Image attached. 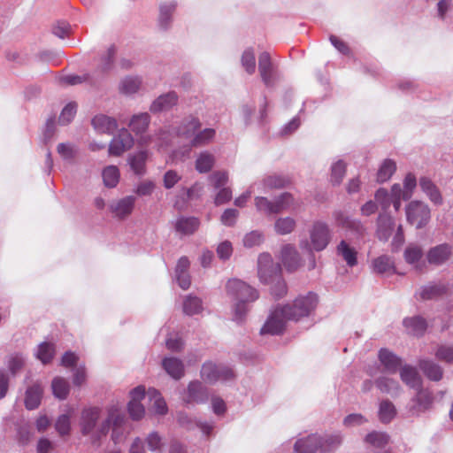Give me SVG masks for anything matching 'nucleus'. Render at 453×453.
<instances>
[{"label": "nucleus", "instance_id": "44", "mask_svg": "<svg viewBox=\"0 0 453 453\" xmlns=\"http://www.w3.org/2000/svg\"><path fill=\"white\" fill-rule=\"evenodd\" d=\"M396 410L389 400H383L379 406V418L382 423H389L395 416Z\"/></svg>", "mask_w": 453, "mask_h": 453}, {"label": "nucleus", "instance_id": "16", "mask_svg": "<svg viewBox=\"0 0 453 453\" xmlns=\"http://www.w3.org/2000/svg\"><path fill=\"white\" fill-rule=\"evenodd\" d=\"M178 103V95L174 91L163 94L156 98L150 106V111L153 113L166 111L171 110Z\"/></svg>", "mask_w": 453, "mask_h": 453}, {"label": "nucleus", "instance_id": "9", "mask_svg": "<svg viewBox=\"0 0 453 453\" xmlns=\"http://www.w3.org/2000/svg\"><path fill=\"white\" fill-rule=\"evenodd\" d=\"M201 377L209 383H214L218 380H229L233 379L234 372L226 365L206 362L202 366Z\"/></svg>", "mask_w": 453, "mask_h": 453}, {"label": "nucleus", "instance_id": "62", "mask_svg": "<svg viewBox=\"0 0 453 453\" xmlns=\"http://www.w3.org/2000/svg\"><path fill=\"white\" fill-rule=\"evenodd\" d=\"M435 357L443 362H453V346L451 345H440L434 352Z\"/></svg>", "mask_w": 453, "mask_h": 453}, {"label": "nucleus", "instance_id": "61", "mask_svg": "<svg viewBox=\"0 0 453 453\" xmlns=\"http://www.w3.org/2000/svg\"><path fill=\"white\" fill-rule=\"evenodd\" d=\"M375 201L382 209V212H387L391 205V197L385 188H379L375 193Z\"/></svg>", "mask_w": 453, "mask_h": 453}, {"label": "nucleus", "instance_id": "24", "mask_svg": "<svg viewBox=\"0 0 453 453\" xmlns=\"http://www.w3.org/2000/svg\"><path fill=\"white\" fill-rule=\"evenodd\" d=\"M91 123L95 130L101 134H112L118 127L117 120L104 114L96 115Z\"/></svg>", "mask_w": 453, "mask_h": 453}, {"label": "nucleus", "instance_id": "38", "mask_svg": "<svg viewBox=\"0 0 453 453\" xmlns=\"http://www.w3.org/2000/svg\"><path fill=\"white\" fill-rule=\"evenodd\" d=\"M423 257V250L418 244H410L404 250V259L406 263L414 265L415 268H419L418 264Z\"/></svg>", "mask_w": 453, "mask_h": 453}, {"label": "nucleus", "instance_id": "22", "mask_svg": "<svg viewBox=\"0 0 453 453\" xmlns=\"http://www.w3.org/2000/svg\"><path fill=\"white\" fill-rule=\"evenodd\" d=\"M376 388L382 393L393 397L398 396L402 392L399 382L388 376H380L374 381Z\"/></svg>", "mask_w": 453, "mask_h": 453}, {"label": "nucleus", "instance_id": "20", "mask_svg": "<svg viewBox=\"0 0 453 453\" xmlns=\"http://www.w3.org/2000/svg\"><path fill=\"white\" fill-rule=\"evenodd\" d=\"M395 221L388 212H380L377 219V235L380 240L388 241L392 235Z\"/></svg>", "mask_w": 453, "mask_h": 453}, {"label": "nucleus", "instance_id": "35", "mask_svg": "<svg viewBox=\"0 0 453 453\" xmlns=\"http://www.w3.org/2000/svg\"><path fill=\"white\" fill-rule=\"evenodd\" d=\"M337 254L342 257V259L350 267L354 266L357 263V252L355 248L350 247L345 241H341L337 245Z\"/></svg>", "mask_w": 453, "mask_h": 453}, {"label": "nucleus", "instance_id": "37", "mask_svg": "<svg viewBox=\"0 0 453 453\" xmlns=\"http://www.w3.org/2000/svg\"><path fill=\"white\" fill-rule=\"evenodd\" d=\"M42 395V389L39 384H35L29 387L26 392L25 404L28 410L36 409L40 403Z\"/></svg>", "mask_w": 453, "mask_h": 453}, {"label": "nucleus", "instance_id": "59", "mask_svg": "<svg viewBox=\"0 0 453 453\" xmlns=\"http://www.w3.org/2000/svg\"><path fill=\"white\" fill-rule=\"evenodd\" d=\"M77 105L74 103L67 104L64 109L62 110L60 116L58 118V122L61 125L69 124L76 114Z\"/></svg>", "mask_w": 453, "mask_h": 453}, {"label": "nucleus", "instance_id": "13", "mask_svg": "<svg viewBox=\"0 0 453 453\" xmlns=\"http://www.w3.org/2000/svg\"><path fill=\"white\" fill-rule=\"evenodd\" d=\"M135 197L133 196H127L120 199L112 201L110 205L111 212L119 219H125L128 217L134 207Z\"/></svg>", "mask_w": 453, "mask_h": 453}, {"label": "nucleus", "instance_id": "58", "mask_svg": "<svg viewBox=\"0 0 453 453\" xmlns=\"http://www.w3.org/2000/svg\"><path fill=\"white\" fill-rule=\"evenodd\" d=\"M255 206L257 210L260 212H264L266 214H275L274 202L270 201L266 197H255Z\"/></svg>", "mask_w": 453, "mask_h": 453}, {"label": "nucleus", "instance_id": "19", "mask_svg": "<svg viewBox=\"0 0 453 453\" xmlns=\"http://www.w3.org/2000/svg\"><path fill=\"white\" fill-rule=\"evenodd\" d=\"M258 70L260 76L266 86L273 82L274 69L268 52H262L258 58Z\"/></svg>", "mask_w": 453, "mask_h": 453}, {"label": "nucleus", "instance_id": "39", "mask_svg": "<svg viewBox=\"0 0 453 453\" xmlns=\"http://www.w3.org/2000/svg\"><path fill=\"white\" fill-rule=\"evenodd\" d=\"M296 226V221L291 217H281L277 219L274 222V230L280 235L291 234Z\"/></svg>", "mask_w": 453, "mask_h": 453}, {"label": "nucleus", "instance_id": "33", "mask_svg": "<svg viewBox=\"0 0 453 453\" xmlns=\"http://www.w3.org/2000/svg\"><path fill=\"white\" fill-rule=\"evenodd\" d=\"M403 326L410 334L421 335L425 333L427 324L422 317L413 316L406 318L403 320Z\"/></svg>", "mask_w": 453, "mask_h": 453}, {"label": "nucleus", "instance_id": "29", "mask_svg": "<svg viewBox=\"0 0 453 453\" xmlns=\"http://www.w3.org/2000/svg\"><path fill=\"white\" fill-rule=\"evenodd\" d=\"M141 86V77L128 75L120 80L119 83V91L122 95L130 96L137 93Z\"/></svg>", "mask_w": 453, "mask_h": 453}, {"label": "nucleus", "instance_id": "51", "mask_svg": "<svg viewBox=\"0 0 453 453\" xmlns=\"http://www.w3.org/2000/svg\"><path fill=\"white\" fill-rule=\"evenodd\" d=\"M55 354V347L52 343L42 342L38 346L36 357L42 363L48 364L51 361Z\"/></svg>", "mask_w": 453, "mask_h": 453}, {"label": "nucleus", "instance_id": "26", "mask_svg": "<svg viewBox=\"0 0 453 453\" xmlns=\"http://www.w3.org/2000/svg\"><path fill=\"white\" fill-rule=\"evenodd\" d=\"M419 187L433 203L436 205L442 203L443 199L439 188L429 178L421 177Z\"/></svg>", "mask_w": 453, "mask_h": 453}, {"label": "nucleus", "instance_id": "53", "mask_svg": "<svg viewBox=\"0 0 453 453\" xmlns=\"http://www.w3.org/2000/svg\"><path fill=\"white\" fill-rule=\"evenodd\" d=\"M242 65L249 74H253L256 71V57L251 48L246 49L241 58Z\"/></svg>", "mask_w": 453, "mask_h": 453}, {"label": "nucleus", "instance_id": "11", "mask_svg": "<svg viewBox=\"0 0 453 453\" xmlns=\"http://www.w3.org/2000/svg\"><path fill=\"white\" fill-rule=\"evenodd\" d=\"M134 145V138L130 132L122 128L119 134L112 138L109 145V155L119 157L125 151L130 150Z\"/></svg>", "mask_w": 453, "mask_h": 453}, {"label": "nucleus", "instance_id": "28", "mask_svg": "<svg viewBox=\"0 0 453 453\" xmlns=\"http://www.w3.org/2000/svg\"><path fill=\"white\" fill-rule=\"evenodd\" d=\"M177 7L176 2H165L159 6L158 25L161 29L166 30L173 21V14Z\"/></svg>", "mask_w": 453, "mask_h": 453}, {"label": "nucleus", "instance_id": "6", "mask_svg": "<svg viewBox=\"0 0 453 453\" xmlns=\"http://www.w3.org/2000/svg\"><path fill=\"white\" fill-rule=\"evenodd\" d=\"M435 396L434 393L424 388L417 389L415 395L410 400L407 411L411 417H419L433 409Z\"/></svg>", "mask_w": 453, "mask_h": 453}, {"label": "nucleus", "instance_id": "36", "mask_svg": "<svg viewBox=\"0 0 453 453\" xmlns=\"http://www.w3.org/2000/svg\"><path fill=\"white\" fill-rule=\"evenodd\" d=\"M419 368L424 374L431 380L438 381L442 378L441 367L430 360H421Z\"/></svg>", "mask_w": 453, "mask_h": 453}, {"label": "nucleus", "instance_id": "57", "mask_svg": "<svg viewBox=\"0 0 453 453\" xmlns=\"http://www.w3.org/2000/svg\"><path fill=\"white\" fill-rule=\"evenodd\" d=\"M116 51L115 46L112 45L107 50L106 53L102 56L99 64V68L102 72H107L111 69Z\"/></svg>", "mask_w": 453, "mask_h": 453}, {"label": "nucleus", "instance_id": "15", "mask_svg": "<svg viewBox=\"0 0 453 453\" xmlns=\"http://www.w3.org/2000/svg\"><path fill=\"white\" fill-rule=\"evenodd\" d=\"M452 255V247L448 243L431 248L426 255L427 261L435 265L444 264Z\"/></svg>", "mask_w": 453, "mask_h": 453}, {"label": "nucleus", "instance_id": "3", "mask_svg": "<svg viewBox=\"0 0 453 453\" xmlns=\"http://www.w3.org/2000/svg\"><path fill=\"white\" fill-rule=\"evenodd\" d=\"M309 240H302L300 248L311 254L310 269L316 266L314 251L324 250L332 240V231L327 223L315 220L309 228Z\"/></svg>", "mask_w": 453, "mask_h": 453}, {"label": "nucleus", "instance_id": "10", "mask_svg": "<svg viewBox=\"0 0 453 453\" xmlns=\"http://www.w3.org/2000/svg\"><path fill=\"white\" fill-rule=\"evenodd\" d=\"M285 310L283 307H276L269 315L265 325L261 328V334H281L286 326V322L290 320L286 316Z\"/></svg>", "mask_w": 453, "mask_h": 453}, {"label": "nucleus", "instance_id": "2", "mask_svg": "<svg viewBox=\"0 0 453 453\" xmlns=\"http://www.w3.org/2000/svg\"><path fill=\"white\" fill-rule=\"evenodd\" d=\"M226 288L227 295L234 302V320L242 322L248 312V303L258 298V292L246 282L237 279L228 280Z\"/></svg>", "mask_w": 453, "mask_h": 453}, {"label": "nucleus", "instance_id": "7", "mask_svg": "<svg viewBox=\"0 0 453 453\" xmlns=\"http://www.w3.org/2000/svg\"><path fill=\"white\" fill-rule=\"evenodd\" d=\"M406 219L409 224L417 229L425 227L431 219V210L426 203L414 200L405 208Z\"/></svg>", "mask_w": 453, "mask_h": 453}, {"label": "nucleus", "instance_id": "27", "mask_svg": "<svg viewBox=\"0 0 453 453\" xmlns=\"http://www.w3.org/2000/svg\"><path fill=\"white\" fill-rule=\"evenodd\" d=\"M164 370L174 380H180L184 376L183 362L173 357H165L162 361Z\"/></svg>", "mask_w": 453, "mask_h": 453}, {"label": "nucleus", "instance_id": "63", "mask_svg": "<svg viewBox=\"0 0 453 453\" xmlns=\"http://www.w3.org/2000/svg\"><path fill=\"white\" fill-rule=\"evenodd\" d=\"M417 186V180L413 173H409L403 180V190L405 191L404 200H409Z\"/></svg>", "mask_w": 453, "mask_h": 453}, {"label": "nucleus", "instance_id": "21", "mask_svg": "<svg viewBox=\"0 0 453 453\" xmlns=\"http://www.w3.org/2000/svg\"><path fill=\"white\" fill-rule=\"evenodd\" d=\"M201 127L199 119L190 115L183 119L177 128V134L186 139H192Z\"/></svg>", "mask_w": 453, "mask_h": 453}, {"label": "nucleus", "instance_id": "17", "mask_svg": "<svg viewBox=\"0 0 453 453\" xmlns=\"http://www.w3.org/2000/svg\"><path fill=\"white\" fill-rule=\"evenodd\" d=\"M378 357L384 370L388 373H395L402 366V359L388 349H381Z\"/></svg>", "mask_w": 453, "mask_h": 453}, {"label": "nucleus", "instance_id": "54", "mask_svg": "<svg viewBox=\"0 0 453 453\" xmlns=\"http://www.w3.org/2000/svg\"><path fill=\"white\" fill-rule=\"evenodd\" d=\"M213 164V156L208 152H202L196 161V169L199 173H207L211 169Z\"/></svg>", "mask_w": 453, "mask_h": 453}, {"label": "nucleus", "instance_id": "42", "mask_svg": "<svg viewBox=\"0 0 453 453\" xmlns=\"http://www.w3.org/2000/svg\"><path fill=\"white\" fill-rule=\"evenodd\" d=\"M145 443L148 449L153 453H162L165 446L164 438L156 431L147 435Z\"/></svg>", "mask_w": 453, "mask_h": 453}, {"label": "nucleus", "instance_id": "25", "mask_svg": "<svg viewBox=\"0 0 453 453\" xmlns=\"http://www.w3.org/2000/svg\"><path fill=\"white\" fill-rule=\"evenodd\" d=\"M399 370L402 381L408 387L415 389L422 387V379L415 367L405 365Z\"/></svg>", "mask_w": 453, "mask_h": 453}, {"label": "nucleus", "instance_id": "12", "mask_svg": "<svg viewBox=\"0 0 453 453\" xmlns=\"http://www.w3.org/2000/svg\"><path fill=\"white\" fill-rule=\"evenodd\" d=\"M207 399V388L198 380L189 382L187 390L182 395V400L186 403H203Z\"/></svg>", "mask_w": 453, "mask_h": 453}, {"label": "nucleus", "instance_id": "46", "mask_svg": "<svg viewBox=\"0 0 453 453\" xmlns=\"http://www.w3.org/2000/svg\"><path fill=\"white\" fill-rule=\"evenodd\" d=\"M346 164L343 160L338 159L331 165L330 181L334 185H339L346 173Z\"/></svg>", "mask_w": 453, "mask_h": 453}, {"label": "nucleus", "instance_id": "8", "mask_svg": "<svg viewBox=\"0 0 453 453\" xmlns=\"http://www.w3.org/2000/svg\"><path fill=\"white\" fill-rule=\"evenodd\" d=\"M281 273V267L274 263L269 253L264 252L257 258V276L264 284H271Z\"/></svg>", "mask_w": 453, "mask_h": 453}, {"label": "nucleus", "instance_id": "14", "mask_svg": "<svg viewBox=\"0 0 453 453\" xmlns=\"http://www.w3.org/2000/svg\"><path fill=\"white\" fill-rule=\"evenodd\" d=\"M336 226L349 230L358 235H363L365 232V226L359 220L353 219L342 211H335L333 214Z\"/></svg>", "mask_w": 453, "mask_h": 453}, {"label": "nucleus", "instance_id": "52", "mask_svg": "<svg viewBox=\"0 0 453 453\" xmlns=\"http://www.w3.org/2000/svg\"><path fill=\"white\" fill-rule=\"evenodd\" d=\"M365 441L375 448H383L388 443L389 436L386 433L374 431L366 435Z\"/></svg>", "mask_w": 453, "mask_h": 453}, {"label": "nucleus", "instance_id": "60", "mask_svg": "<svg viewBox=\"0 0 453 453\" xmlns=\"http://www.w3.org/2000/svg\"><path fill=\"white\" fill-rule=\"evenodd\" d=\"M57 151L63 159L72 160L76 156L77 149L72 143L63 142L58 145Z\"/></svg>", "mask_w": 453, "mask_h": 453}, {"label": "nucleus", "instance_id": "55", "mask_svg": "<svg viewBox=\"0 0 453 453\" xmlns=\"http://www.w3.org/2000/svg\"><path fill=\"white\" fill-rule=\"evenodd\" d=\"M55 429L60 436L69 435L71 433V415L62 414L55 422Z\"/></svg>", "mask_w": 453, "mask_h": 453}, {"label": "nucleus", "instance_id": "18", "mask_svg": "<svg viewBox=\"0 0 453 453\" xmlns=\"http://www.w3.org/2000/svg\"><path fill=\"white\" fill-rule=\"evenodd\" d=\"M288 183L289 180L287 177L273 174L265 176L261 181L253 184L251 188H257L263 192H268L274 188H284Z\"/></svg>", "mask_w": 453, "mask_h": 453}, {"label": "nucleus", "instance_id": "64", "mask_svg": "<svg viewBox=\"0 0 453 453\" xmlns=\"http://www.w3.org/2000/svg\"><path fill=\"white\" fill-rule=\"evenodd\" d=\"M271 288V293L277 298L284 296L287 293V285L282 280L281 275L279 274L278 278L274 279Z\"/></svg>", "mask_w": 453, "mask_h": 453}, {"label": "nucleus", "instance_id": "1", "mask_svg": "<svg viewBox=\"0 0 453 453\" xmlns=\"http://www.w3.org/2000/svg\"><path fill=\"white\" fill-rule=\"evenodd\" d=\"M103 410L97 406L84 408L81 413L80 428L84 436H88L94 445H100L101 440L109 433L111 427V440L118 441V427L124 420V415L116 405L107 408V416L102 418Z\"/></svg>", "mask_w": 453, "mask_h": 453}, {"label": "nucleus", "instance_id": "43", "mask_svg": "<svg viewBox=\"0 0 453 453\" xmlns=\"http://www.w3.org/2000/svg\"><path fill=\"white\" fill-rule=\"evenodd\" d=\"M102 177L107 188H115L119 181L120 173L117 166L108 165L103 170Z\"/></svg>", "mask_w": 453, "mask_h": 453}, {"label": "nucleus", "instance_id": "5", "mask_svg": "<svg viewBox=\"0 0 453 453\" xmlns=\"http://www.w3.org/2000/svg\"><path fill=\"white\" fill-rule=\"evenodd\" d=\"M318 297L313 293L300 296L291 304L282 306L287 313L286 316L291 320H299L309 316L316 308Z\"/></svg>", "mask_w": 453, "mask_h": 453}, {"label": "nucleus", "instance_id": "56", "mask_svg": "<svg viewBox=\"0 0 453 453\" xmlns=\"http://www.w3.org/2000/svg\"><path fill=\"white\" fill-rule=\"evenodd\" d=\"M264 240L265 238L263 233L257 230H254L244 235L242 242L246 248H253L260 245Z\"/></svg>", "mask_w": 453, "mask_h": 453}, {"label": "nucleus", "instance_id": "34", "mask_svg": "<svg viewBox=\"0 0 453 453\" xmlns=\"http://www.w3.org/2000/svg\"><path fill=\"white\" fill-rule=\"evenodd\" d=\"M199 220L195 217H181L175 222V230L182 234H191L199 226Z\"/></svg>", "mask_w": 453, "mask_h": 453}, {"label": "nucleus", "instance_id": "40", "mask_svg": "<svg viewBox=\"0 0 453 453\" xmlns=\"http://www.w3.org/2000/svg\"><path fill=\"white\" fill-rule=\"evenodd\" d=\"M203 302L196 296H187L183 301V311L187 315H195L202 312Z\"/></svg>", "mask_w": 453, "mask_h": 453}, {"label": "nucleus", "instance_id": "23", "mask_svg": "<svg viewBox=\"0 0 453 453\" xmlns=\"http://www.w3.org/2000/svg\"><path fill=\"white\" fill-rule=\"evenodd\" d=\"M281 260L288 271L293 272L300 265V256L296 247L286 244L281 249Z\"/></svg>", "mask_w": 453, "mask_h": 453}, {"label": "nucleus", "instance_id": "45", "mask_svg": "<svg viewBox=\"0 0 453 453\" xmlns=\"http://www.w3.org/2000/svg\"><path fill=\"white\" fill-rule=\"evenodd\" d=\"M396 170L395 163L391 159H385L377 173V181H388Z\"/></svg>", "mask_w": 453, "mask_h": 453}, {"label": "nucleus", "instance_id": "50", "mask_svg": "<svg viewBox=\"0 0 453 453\" xmlns=\"http://www.w3.org/2000/svg\"><path fill=\"white\" fill-rule=\"evenodd\" d=\"M445 291V288L440 284H428L421 288L419 296L423 300L436 298Z\"/></svg>", "mask_w": 453, "mask_h": 453}, {"label": "nucleus", "instance_id": "31", "mask_svg": "<svg viewBox=\"0 0 453 453\" xmlns=\"http://www.w3.org/2000/svg\"><path fill=\"white\" fill-rule=\"evenodd\" d=\"M147 395L151 403V410L154 413L157 415L166 414L168 408L160 392L155 388H149Z\"/></svg>", "mask_w": 453, "mask_h": 453}, {"label": "nucleus", "instance_id": "49", "mask_svg": "<svg viewBox=\"0 0 453 453\" xmlns=\"http://www.w3.org/2000/svg\"><path fill=\"white\" fill-rule=\"evenodd\" d=\"M373 270L378 273L394 271V262L390 257L382 255L372 261Z\"/></svg>", "mask_w": 453, "mask_h": 453}, {"label": "nucleus", "instance_id": "48", "mask_svg": "<svg viewBox=\"0 0 453 453\" xmlns=\"http://www.w3.org/2000/svg\"><path fill=\"white\" fill-rule=\"evenodd\" d=\"M215 134L216 132L213 128H204L196 133L195 136L190 140V144L195 147L205 145L214 138Z\"/></svg>", "mask_w": 453, "mask_h": 453}, {"label": "nucleus", "instance_id": "41", "mask_svg": "<svg viewBox=\"0 0 453 453\" xmlns=\"http://www.w3.org/2000/svg\"><path fill=\"white\" fill-rule=\"evenodd\" d=\"M274 209L275 214L280 213L283 211L296 208V201L290 193L285 192L275 198Z\"/></svg>", "mask_w": 453, "mask_h": 453}, {"label": "nucleus", "instance_id": "4", "mask_svg": "<svg viewBox=\"0 0 453 453\" xmlns=\"http://www.w3.org/2000/svg\"><path fill=\"white\" fill-rule=\"evenodd\" d=\"M342 442L340 434H334L326 439H321L316 434L308 436L305 439L298 440L295 444V451L296 453H314L319 448L323 451L330 450Z\"/></svg>", "mask_w": 453, "mask_h": 453}, {"label": "nucleus", "instance_id": "47", "mask_svg": "<svg viewBox=\"0 0 453 453\" xmlns=\"http://www.w3.org/2000/svg\"><path fill=\"white\" fill-rule=\"evenodd\" d=\"M52 391L54 395L61 400H64L67 397L69 394V383L63 378L57 377L52 380Z\"/></svg>", "mask_w": 453, "mask_h": 453}, {"label": "nucleus", "instance_id": "32", "mask_svg": "<svg viewBox=\"0 0 453 453\" xmlns=\"http://www.w3.org/2000/svg\"><path fill=\"white\" fill-rule=\"evenodd\" d=\"M150 123V116L148 112H141L132 116L129 127L136 134L144 133Z\"/></svg>", "mask_w": 453, "mask_h": 453}, {"label": "nucleus", "instance_id": "30", "mask_svg": "<svg viewBox=\"0 0 453 453\" xmlns=\"http://www.w3.org/2000/svg\"><path fill=\"white\" fill-rule=\"evenodd\" d=\"M148 158L147 150H140L128 157V163L132 171L137 175H143L146 173V161Z\"/></svg>", "mask_w": 453, "mask_h": 453}]
</instances>
